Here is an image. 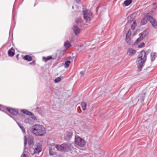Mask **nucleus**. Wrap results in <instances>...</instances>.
Returning a JSON list of instances; mask_svg holds the SVG:
<instances>
[{
    "label": "nucleus",
    "mask_w": 157,
    "mask_h": 157,
    "mask_svg": "<svg viewBox=\"0 0 157 157\" xmlns=\"http://www.w3.org/2000/svg\"><path fill=\"white\" fill-rule=\"evenodd\" d=\"M147 54L144 51H141L136 59V64L138 71H140L147 60Z\"/></svg>",
    "instance_id": "1"
},
{
    "label": "nucleus",
    "mask_w": 157,
    "mask_h": 157,
    "mask_svg": "<svg viewBox=\"0 0 157 157\" xmlns=\"http://www.w3.org/2000/svg\"><path fill=\"white\" fill-rule=\"evenodd\" d=\"M31 131L33 133L37 136H44L46 133L45 128L43 126L39 124L33 126Z\"/></svg>",
    "instance_id": "2"
},
{
    "label": "nucleus",
    "mask_w": 157,
    "mask_h": 157,
    "mask_svg": "<svg viewBox=\"0 0 157 157\" xmlns=\"http://www.w3.org/2000/svg\"><path fill=\"white\" fill-rule=\"evenodd\" d=\"M56 148L58 151L65 152L71 150L73 147L70 144L64 143L60 145H56Z\"/></svg>",
    "instance_id": "3"
},
{
    "label": "nucleus",
    "mask_w": 157,
    "mask_h": 157,
    "mask_svg": "<svg viewBox=\"0 0 157 157\" xmlns=\"http://www.w3.org/2000/svg\"><path fill=\"white\" fill-rule=\"evenodd\" d=\"M75 144L81 147H83L86 144L85 140L79 136H75Z\"/></svg>",
    "instance_id": "4"
},
{
    "label": "nucleus",
    "mask_w": 157,
    "mask_h": 157,
    "mask_svg": "<svg viewBox=\"0 0 157 157\" xmlns=\"http://www.w3.org/2000/svg\"><path fill=\"white\" fill-rule=\"evenodd\" d=\"M83 17L85 20L87 21L90 20V17L92 15L91 11L88 10H83Z\"/></svg>",
    "instance_id": "5"
},
{
    "label": "nucleus",
    "mask_w": 157,
    "mask_h": 157,
    "mask_svg": "<svg viewBox=\"0 0 157 157\" xmlns=\"http://www.w3.org/2000/svg\"><path fill=\"white\" fill-rule=\"evenodd\" d=\"M147 33L148 32L146 30H145L143 31V33H141L140 36L135 41V44H136L142 40L147 35Z\"/></svg>",
    "instance_id": "6"
},
{
    "label": "nucleus",
    "mask_w": 157,
    "mask_h": 157,
    "mask_svg": "<svg viewBox=\"0 0 157 157\" xmlns=\"http://www.w3.org/2000/svg\"><path fill=\"white\" fill-rule=\"evenodd\" d=\"M149 21L154 28H157V22L152 17L150 16V18L149 19Z\"/></svg>",
    "instance_id": "7"
},
{
    "label": "nucleus",
    "mask_w": 157,
    "mask_h": 157,
    "mask_svg": "<svg viewBox=\"0 0 157 157\" xmlns=\"http://www.w3.org/2000/svg\"><path fill=\"white\" fill-rule=\"evenodd\" d=\"M6 109L8 112L14 115H16L18 113L17 109H15L10 108H6Z\"/></svg>",
    "instance_id": "8"
},
{
    "label": "nucleus",
    "mask_w": 157,
    "mask_h": 157,
    "mask_svg": "<svg viewBox=\"0 0 157 157\" xmlns=\"http://www.w3.org/2000/svg\"><path fill=\"white\" fill-rule=\"evenodd\" d=\"M136 51L132 48H128L127 53V55L130 56H132L135 55L136 53Z\"/></svg>",
    "instance_id": "9"
},
{
    "label": "nucleus",
    "mask_w": 157,
    "mask_h": 157,
    "mask_svg": "<svg viewBox=\"0 0 157 157\" xmlns=\"http://www.w3.org/2000/svg\"><path fill=\"white\" fill-rule=\"evenodd\" d=\"M150 15H147L145 16L141 20L140 22L141 25H143L146 24L147 20H148L149 21V19L150 18Z\"/></svg>",
    "instance_id": "10"
},
{
    "label": "nucleus",
    "mask_w": 157,
    "mask_h": 157,
    "mask_svg": "<svg viewBox=\"0 0 157 157\" xmlns=\"http://www.w3.org/2000/svg\"><path fill=\"white\" fill-rule=\"evenodd\" d=\"M73 30L76 35H77L80 31V29L76 25H74L73 28Z\"/></svg>",
    "instance_id": "11"
},
{
    "label": "nucleus",
    "mask_w": 157,
    "mask_h": 157,
    "mask_svg": "<svg viewBox=\"0 0 157 157\" xmlns=\"http://www.w3.org/2000/svg\"><path fill=\"white\" fill-rule=\"evenodd\" d=\"M55 147L54 145L52 146L49 149V154L51 155H54L56 154V152L55 151Z\"/></svg>",
    "instance_id": "12"
},
{
    "label": "nucleus",
    "mask_w": 157,
    "mask_h": 157,
    "mask_svg": "<svg viewBox=\"0 0 157 157\" xmlns=\"http://www.w3.org/2000/svg\"><path fill=\"white\" fill-rule=\"evenodd\" d=\"M15 53V50L13 48H11L10 49L8 52V54L9 56L12 57L13 56Z\"/></svg>",
    "instance_id": "13"
},
{
    "label": "nucleus",
    "mask_w": 157,
    "mask_h": 157,
    "mask_svg": "<svg viewBox=\"0 0 157 157\" xmlns=\"http://www.w3.org/2000/svg\"><path fill=\"white\" fill-rule=\"evenodd\" d=\"M73 133L71 131H69L67 132L66 133V138L67 139H69L70 138H71L72 136Z\"/></svg>",
    "instance_id": "14"
},
{
    "label": "nucleus",
    "mask_w": 157,
    "mask_h": 157,
    "mask_svg": "<svg viewBox=\"0 0 157 157\" xmlns=\"http://www.w3.org/2000/svg\"><path fill=\"white\" fill-rule=\"evenodd\" d=\"M156 57V53L155 52H152L151 54V62L153 61Z\"/></svg>",
    "instance_id": "15"
},
{
    "label": "nucleus",
    "mask_w": 157,
    "mask_h": 157,
    "mask_svg": "<svg viewBox=\"0 0 157 157\" xmlns=\"http://www.w3.org/2000/svg\"><path fill=\"white\" fill-rule=\"evenodd\" d=\"M23 59L25 60L29 61H31L32 59V57L29 55H26L24 56Z\"/></svg>",
    "instance_id": "16"
},
{
    "label": "nucleus",
    "mask_w": 157,
    "mask_h": 157,
    "mask_svg": "<svg viewBox=\"0 0 157 157\" xmlns=\"http://www.w3.org/2000/svg\"><path fill=\"white\" fill-rule=\"evenodd\" d=\"M125 40L127 43L129 45H131L132 43V40L130 39V37H126Z\"/></svg>",
    "instance_id": "17"
},
{
    "label": "nucleus",
    "mask_w": 157,
    "mask_h": 157,
    "mask_svg": "<svg viewBox=\"0 0 157 157\" xmlns=\"http://www.w3.org/2000/svg\"><path fill=\"white\" fill-rule=\"evenodd\" d=\"M132 2V0H126L124 2V3L125 6H127L131 4Z\"/></svg>",
    "instance_id": "18"
},
{
    "label": "nucleus",
    "mask_w": 157,
    "mask_h": 157,
    "mask_svg": "<svg viewBox=\"0 0 157 157\" xmlns=\"http://www.w3.org/2000/svg\"><path fill=\"white\" fill-rule=\"evenodd\" d=\"M21 111L23 113L29 116H30L32 113V112L29 111L25 109L21 110Z\"/></svg>",
    "instance_id": "19"
},
{
    "label": "nucleus",
    "mask_w": 157,
    "mask_h": 157,
    "mask_svg": "<svg viewBox=\"0 0 157 157\" xmlns=\"http://www.w3.org/2000/svg\"><path fill=\"white\" fill-rule=\"evenodd\" d=\"M81 105L82 107V108L83 110L84 111L86 110V104L84 102H82L81 103Z\"/></svg>",
    "instance_id": "20"
},
{
    "label": "nucleus",
    "mask_w": 157,
    "mask_h": 157,
    "mask_svg": "<svg viewBox=\"0 0 157 157\" xmlns=\"http://www.w3.org/2000/svg\"><path fill=\"white\" fill-rule=\"evenodd\" d=\"M64 46L66 48H67L71 46V45L69 41H67L65 42Z\"/></svg>",
    "instance_id": "21"
},
{
    "label": "nucleus",
    "mask_w": 157,
    "mask_h": 157,
    "mask_svg": "<svg viewBox=\"0 0 157 157\" xmlns=\"http://www.w3.org/2000/svg\"><path fill=\"white\" fill-rule=\"evenodd\" d=\"M17 124H18V126H19L20 128L22 130V132L23 133H24L25 132V130L23 126H22L21 124L18 123H17Z\"/></svg>",
    "instance_id": "22"
},
{
    "label": "nucleus",
    "mask_w": 157,
    "mask_h": 157,
    "mask_svg": "<svg viewBox=\"0 0 157 157\" xmlns=\"http://www.w3.org/2000/svg\"><path fill=\"white\" fill-rule=\"evenodd\" d=\"M136 21H134L131 26V28L132 29L134 30L136 26Z\"/></svg>",
    "instance_id": "23"
},
{
    "label": "nucleus",
    "mask_w": 157,
    "mask_h": 157,
    "mask_svg": "<svg viewBox=\"0 0 157 157\" xmlns=\"http://www.w3.org/2000/svg\"><path fill=\"white\" fill-rule=\"evenodd\" d=\"M71 63V62L70 61H67L64 64V67L66 68H68L69 66V64Z\"/></svg>",
    "instance_id": "24"
},
{
    "label": "nucleus",
    "mask_w": 157,
    "mask_h": 157,
    "mask_svg": "<svg viewBox=\"0 0 157 157\" xmlns=\"http://www.w3.org/2000/svg\"><path fill=\"white\" fill-rule=\"evenodd\" d=\"M31 120L29 118H26L24 120V122L26 123H30Z\"/></svg>",
    "instance_id": "25"
},
{
    "label": "nucleus",
    "mask_w": 157,
    "mask_h": 157,
    "mask_svg": "<svg viewBox=\"0 0 157 157\" xmlns=\"http://www.w3.org/2000/svg\"><path fill=\"white\" fill-rule=\"evenodd\" d=\"M30 116L31 117L33 120H37V118L36 117L35 115H34L32 113H31V114Z\"/></svg>",
    "instance_id": "26"
},
{
    "label": "nucleus",
    "mask_w": 157,
    "mask_h": 157,
    "mask_svg": "<svg viewBox=\"0 0 157 157\" xmlns=\"http://www.w3.org/2000/svg\"><path fill=\"white\" fill-rule=\"evenodd\" d=\"M60 80H61V78H60V77H59L55 79V80L54 81V82L55 83H57V82H59V81H60Z\"/></svg>",
    "instance_id": "27"
},
{
    "label": "nucleus",
    "mask_w": 157,
    "mask_h": 157,
    "mask_svg": "<svg viewBox=\"0 0 157 157\" xmlns=\"http://www.w3.org/2000/svg\"><path fill=\"white\" fill-rule=\"evenodd\" d=\"M131 31L130 30H129L128 31V33L126 36V37H129L131 36Z\"/></svg>",
    "instance_id": "28"
},
{
    "label": "nucleus",
    "mask_w": 157,
    "mask_h": 157,
    "mask_svg": "<svg viewBox=\"0 0 157 157\" xmlns=\"http://www.w3.org/2000/svg\"><path fill=\"white\" fill-rule=\"evenodd\" d=\"M26 136H24V150L25 151V149H26V144L27 143V140L26 139Z\"/></svg>",
    "instance_id": "29"
},
{
    "label": "nucleus",
    "mask_w": 157,
    "mask_h": 157,
    "mask_svg": "<svg viewBox=\"0 0 157 157\" xmlns=\"http://www.w3.org/2000/svg\"><path fill=\"white\" fill-rule=\"evenodd\" d=\"M145 44L144 42L138 45V47L139 48H141L144 46Z\"/></svg>",
    "instance_id": "30"
},
{
    "label": "nucleus",
    "mask_w": 157,
    "mask_h": 157,
    "mask_svg": "<svg viewBox=\"0 0 157 157\" xmlns=\"http://www.w3.org/2000/svg\"><path fill=\"white\" fill-rule=\"evenodd\" d=\"M81 20L80 18H78L76 19L75 22L77 23H78L80 22Z\"/></svg>",
    "instance_id": "31"
},
{
    "label": "nucleus",
    "mask_w": 157,
    "mask_h": 157,
    "mask_svg": "<svg viewBox=\"0 0 157 157\" xmlns=\"http://www.w3.org/2000/svg\"><path fill=\"white\" fill-rule=\"evenodd\" d=\"M52 57L51 56H49L47 57L46 59L48 60H50L52 59Z\"/></svg>",
    "instance_id": "32"
},
{
    "label": "nucleus",
    "mask_w": 157,
    "mask_h": 157,
    "mask_svg": "<svg viewBox=\"0 0 157 157\" xmlns=\"http://www.w3.org/2000/svg\"><path fill=\"white\" fill-rule=\"evenodd\" d=\"M78 112L79 113H80L81 111L80 109V108L79 107H78L77 108Z\"/></svg>",
    "instance_id": "33"
},
{
    "label": "nucleus",
    "mask_w": 157,
    "mask_h": 157,
    "mask_svg": "<svg viewBox=\"0 0 157 157\" xmlns=\"http://www.w3.org/2000/svg\"><path fill=\"white\" fill-rule=\"evenodd\" d=\"M76 2L77 3H79L80 2V0H75Z\"/></svg>",
    "instance_id": "34"
},
{
    "label": "nucleus",
    "mask_w": 157,
    "mask_h": 157,
    "mask_svg": "<svg viewBox=\"0 0 157 157\" xmlns=\"http://www.w3.org/2000/svg\"><path fill=\"white\" fill-rule=\"evenodd\" d=\"M33 64L34 65L35 64V61H33L32 62L30 63H29V64Z\"/></svg>",
    "instance_id": "35"
},
{
    "label": "nucleus",
    "mask_w": 157,
    "mask_h": 157,
    "mask_svg": "<svg viewBox=\"0 0 157 157\" xmlns=\"http://www.w3.org/2000/svg\"><path fill=\"white\" fill-rule=\"evenodd\" d=\"M21 157H27V155L25 154H24L23 156H21Z\"/></svg>",
    "instance_id": "36"
},
{
    "label": "nucleus",
    "mask_w": 157,
    "mask_h": 157,
    "mask_svg": "<svg viewBox=\"0 0 157 157\" xmlns=\"http://www.w3.org/2000/svg\"><path fill=\"white\" fill-rule=\"evenodd\" d=\"M80 75L82 76L84 74V72L83 71H81L80 72Z\"/></svg>",
    "instance_id": "37"
},
{
    "label": "nucleus",
    "mask_w": 157,
    "mask_h": 157,
    "mask_svg": "<svg viewBox=\"0 0 157 157\" xmlns=\"http://www.w3.org/2000/svg\"><path fill=\"white\" fill-rule=\"evenodd\" d=\"M33 143V141H31L29 143V144H32Z\"/></svg>",
    "instance_id": "38"
},
{
    "label": "nucleus",
    "mask_w": 157,
    "mask_h": 157,
    "mask_svg": "<svg viewBox=\"0 0 157 157\" xmlns=\"http://www.w3.org/2000/svg\"><path fill=\"white\" fill-rule=\"evenodd\" d=\"M155 108L156 109H157V104L155 106Z\"/></svg>",
    "instance_id": "39"
},
{
    "label": "nucleus",
    "mask_w": 157,
    "mask_h": 157,
    "mask_svg": "<svg viewBox=\"0 0 157 157\" xmlns=\"http://www.w3.org/2000/svg\"><path fill=\"white\" fill-rule=\"evenodd\" d=\"M19 56V55H17V56H16V57L17 58H18V57Z\"/></svg>",
    "instance_id": "40"
},
{
    "label": "nucleus",
    "mask_w": 157,
    "mask_h": 157,
    "mask_svg": "<svg viewBox=\"0 0 157 157\" xmlns=\"http://www.w3.org/2000/svg\"><path fill=\"white\" fill-rule=\"evenodd\" d=\"M72 9H74V6H72Z\"/></svg>",
    "instance_id": "41"
},
{
    "label": "nucleus",
    "mask_w": 157,
    "mask_h": 157,
    "mask_svg": "<svg viewBox=\"0 0 157 157\" xmlns=\"http://www.w3.org/2000/svg\"><path fill=\"white\" fill-rule=\"evenodd\" d=\"M155 3H154V4H153V5H155Z\"/></svg>",
    "instance_id": "42"
},
{
    "label": "nucleus",
    "mask_w": 157,
    "mask_h": 157,
    "mask_svg": "<svg viewBox=\"0 0 157 157\" xmlns=\"http://www.w3.org/2000/svg\"><path fill=\"white\" fill-rule=\"evenodd\" d=\"M45 58V57H43V58Z\"/></svg>",
    "instance_id": "43"
},
{
    "label": "nucleus",
    "mask_w": 157,
    "mask_h": 157,
    "mask_svg": "<svg viewBox=\"0 0 157 157\" xmlns=\"http://www.w3.org/2000/svg\"><path fill=\"white\" fill-rule=\"evenodd\" d=\"M1 106V105H0V106Z\"/></svg>",
    "instance_id": "44"
}]
</instances>
